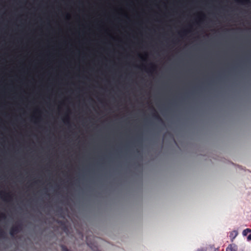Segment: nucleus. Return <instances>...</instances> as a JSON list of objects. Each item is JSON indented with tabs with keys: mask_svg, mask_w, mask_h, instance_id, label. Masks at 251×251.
<instances>
[{
	"mask_svg": "<svg viewBox=\"0 0 251 251\" xmlns=\"http://www.w3.org/2000/svg\"><path fill=\"white\" fill-rule=\"evenodd\" d=\"M22 225L21 223L18 222L15 226H13L9 230V233L11 236H14L18 233L22 229Z\"/></svg>",
	"mask_w": 251,
	"mask_h": 251,
	"instance_id": "1",
	"label": "nucleus"
},
{
	"mask_svg": "<svg viewBox=\"0 0 251 251\" xmlns=\"http://www.w3.org/2000/svg\"><path fill=\"white\" fill-rule=\"evenodd\" d=\"M153 112L152 113V116L153 117V118L156 121H157L159 123L163 124L164 122L162 119L161 118V117L159 115V114L157 113V112L154 108H153Z\"/></svg>",
	"mask_w": 251,
	"mask_h": 251,
	"instance_id": "2",
	"label": "nucleus"
},
{
	"mask_svg": "<svg viewBox=\"0 0 251 251\" xmlns=\"http://www.w3.org/2000/svg\"><path fill=\"white\" fill-rule=\"evenodd\" d=\"M86 243L88 245V246L94 251H98V246L95 243H92L90 242L88 238L87 237L86 238Z\"/></svg>",
	"mask_w": 251,
	"mask_h": 251,
	"instance_id": "3",
	"label": "nucleus"
},
{
	"mask_svg": "<svg viewBox=\"0 0 251 251\" xmlns=\"http://www.w3.org/2000/svg\"><path fill=\"white\" fill-rule=\"evenodd\" d=\"M0 196L5 201H10L11 199V196L9 193L5 192H0Z\"/></svg>",
	"mask_w": 251,
	"mask_h": 251,
	"instance_id": "4",
	"label": "nucleus"
},
{
	"mask_svg": "<svg viewBox=\"0 0 251 251\" xmlns=\"http://www.w3.org/2000/svg\"><path fill=\"white\" fill-rule=\"evenodd\" d=\"M226 251H237V246L234 244H230L226 249Z\"/></svg>",
	"mask_w": 251,
	"mask_h": 251,
	"instance_id": "5",
	"label": "nucleus"
},
{
	"mask_svg": "<svg viewBox=\"0 0 251 251\" xmlns=\"http://www.w3.org/2000/svg\"><path fill=\"white\" fill-rule=\"evenodd\" d=\"M238 232L236 231H233L230 232L229 237L231 238L232 241L237 235Z\"/></svg>",
	"mask_w": 251,
	"mask_h": 251,
	"instance_id": "6",
	"label": "nucleus"
},
{
	"mask_svg": "<svg viewBox=\"0 0 251 251\" xmlns=\"http://www.w3.org/2000/svg\"><path fill=\"white\" fill-rule=\"evenodd\" d=\"M249 232H251V229L250 228H247L244 230L243 231V236H247Z\"/></svg>",
	"mask_w": 251,
	"mask_h": 251,
	"instance_id": "7",
	"label": "nucleus"
},
{
	"mask_svg": "<svg viewBox=\"0 0 251 251\" xmlns=\"http://www.w3.org/2000/svg\"><path fill=\"white\" fill-rule=\"evenodd\" d=\"M156 69V66L152 64V63H151L150 64V67L149 68V71L150 72H152L154 70H155V69Z\"/></svg>",
	"mask_w": 251,
	"mask_h": 251,
	"instance_id": "8",
	"label": "nucleus"
},
{
	"mask_svg": "<svg viewBox=\"0 0 251 251\" xmlns=\"http://www.w3.org/2000/svg\"><path fill=\"white\" fill-rule=\"evenodd\" d=\"M0 238H5V233L0 228Z\"/></svg>",
	"mask_w": 251,
	"mask_h": 251,
	"instance_id": "9",
	"label": "nucleus"
},
{
	"mask_svg": "<svg viewBox=\"0 0 251 251\" xmlns=\"http://www.w3.org/2000/svg\"><path fill=\"white\" fill-rule=\"evenodd\" d=\"M61 247V251H72L70 250H69L66 246H65V245H61L60 246Z\"/></svg>",
	"mask_w": 251,
	"mask_h": 251,
	"instance_id": "10",
	"label": "nucleus"
},
{
	"mask_svg": "<svg viewBox=\"0 0 251 251\" xmlns=\"http://www.w3.org/2000/svg\"><path fill=\"white\" fill-rule=\"evenodd\" d=\"M64 122L65 123H67V124H69V122H70V119H69V118L68 116H66L64 119Z\"/></svg>",
	"mask_w": 251,
	"mask_h": 251,
	"instance_id": "11",
	"label": "nucleus"
},
{
	"mask_svg": "<svg viewBox=\"0 0 251 251\" xmlns=\"http://www.w3.org/2000/svg\"><path fill=\"white\" fill-rule=\"evenodd\" d=\"M0 218H5V214L4 213H0Z\"/></svg>",
	"mask_w": 251,
	"mask_h": 251,
	"instance_id": "12",
	"label": "nucleus"
},
{
	"mask_svg": "<svg viewBox=\"0 0 251 251\" xmlns=\"http://www.w3.org/2000/svg\"><path fill=\"white\" fill-rule=\"evenodd\" d=\"M247 239L249 241L251 240V233L248 236Z\"/></svg>",
	"mask_w": 251,
	"mask_h": 251,
	"instance_id": "13",
	"label": "nucleus"
},
{
	"mask_svg": "<svg viewBox=\"0 0 251 251\" xmlns=\"http://www.w3.org/2000/svg\"><path fill=\"white\" fill-rule=\"evenodd\" d=\"M196 251H206L204 249H199Z\"/></svg>",
	"mask_w": 251,
	"mask_h": 251,
	"instance_id": "14",
	"label": "nucleus"
},
{
	"mask_svg": "<svg viewBox=\"0 0 251 251\" xmlns=\"http://www.w3.org/2000/svg\"><path fill=\"white\" fill-rule=\"evenodd\" d=\"M211 251H219L218 249H211Z\"/></svg>",
	"mask_w": 251,
	"mask_h": 251,
	"instance_id": "15",
	"label": "nucleus"
},
{
	"mask_svg": "<svg viewBox=\"0 0 251 251\" xmlns=\"http://www.w3.org/2000/svg\"><path fill=\"white\" fill-rule=\"evenodd\" d=\"M185 32H186V31L185 30L183 31V33H185Z\"/></svg>",
	"mask_w": 251,
	"mask_h": 251,
	"instance_id": "16",
	"label": "nucleus"
},
{
	"mask_svg": "<svg viewBox=\"0 0 251 251\" xmlns=\"http://www.w3.org/2000/svg\"><path fill=\"white\" fill-rule=\"evenodd\" d=\"M140 57L142 59H143V58H142V56H140Z\"/></svg>",
	"mask_w": 251,
	"mask_h": 251,
	"instance_id": "17",
	"label": "nucleus"
}]
</instances>
